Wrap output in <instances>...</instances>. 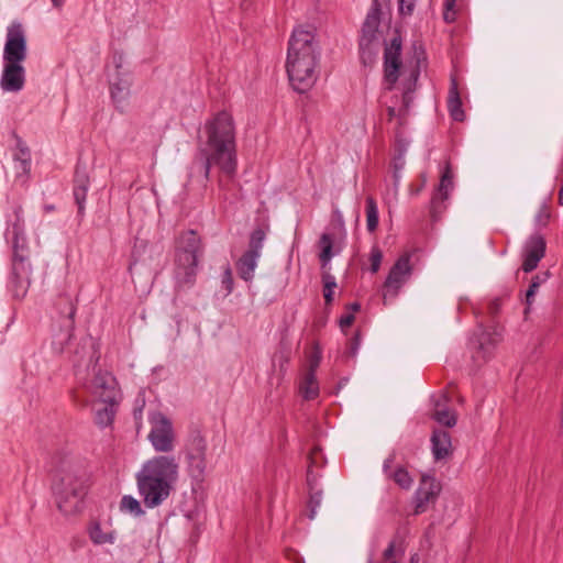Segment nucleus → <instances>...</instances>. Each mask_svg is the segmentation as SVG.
<instances>
[{
  "label": "nucleus",
  "mask_w": 563,
  "mask_h": 563,
  "mask_svg": "<svg viewBox=\"0 0 563 563\" xmlns=\"http://www.w3.org/2000/svg\"><path fill=\"white\" fill-rule=\"evenodd\" d=\"M235 135L233 117L227 111H220L205 122L198 148L203 158L205 179H209L212 166L218 167L229 178L236 173Z\"/></svg>",
  "instance_id": "nucleus-1"
},
{
  "label": "nucleus",
  "mask_w": 563,
  "mask_h": 563,
  "mask_svg": "<svg viewBox=\"0 0 563 563\" xmlns=\"http://www.w3.org/2000/svg\"><path fill=\"white\" fill-rule=\"evenodd\" d=\"M319 56L314 29L302 25L296 27L288 42L286 60V71L296 91L303 93L314 85Z\"/></svg>",
  "instance_id": "nucleus-2"
},
{
  "label": "nucleus",
  "mask_w": 563,
  "mask_h": 563,
  "mask_svg": "<svg viewBox=\"0 0 563 563\" xmlns=\"http://www.w3.org/2000/svg\"><path fill=\"white\" fill-rule=\"evenodd\" d=\"M179 477L174 455L161 454L145 461L135 474L139 496L146 508H156L172 495Z\"/></svg>",
  "instance_id": "nucleus-3"
},
{
  "label": "nucleus",
  "mask_w": 563,
  "mask_h": 563,
  "mask_svg": "<svg viewBox=\"0 0 563 563\" xmlns=\"http://www.w3.org/2000/svg\"><path fill=\"white\" fill-rule=\"evenodd\" d=\"M52 490L57 508L66 516L81 511L88 492V475L75 459L63 457L53 476Z\"/></svg>",
  "instance_id": "nucleus-4"
},
{
  "label": "nucleus",
  "mask_w": 563,
  "mask_h": 563,
  "mask_svg": "<svg viewBox=\"0 0 563 563\" xmlns=\"http://www.w3.org/2000/svg\"><path fill=\"white\" fill-rule=\"evenodd\" d=\"M12 242V269L9 287L16 299L23 298L30 286L32 273L30 256L31 250L25 234L24 221L16 216V220L9 230Z\"/></svg>",
  "instance_id": "nucleus-5"
},
{
  "label": "nucleus",
  "mask_w": 563,
  "mask_h": 563,
  "mask_svg": "<svg viewBox=\"0 0 563 563\" xmlns=\"http://www.w3.org/2000/svg\"><path fill=\"white\" fill-rule=\"evenodd\" d=\"M203 254L200 236L194 230L183 232L177 239L175 255V287L177 290L194 286L199 258Z\"/></svg>",
  "instance_id": "nucleus-6"
},
{
  "label": "nucleus",
  "mask_w": 563,
  "mask_h": 563,
  "mask_svg": "<svg viewBox=\"0 0 563 563\" xmlns=\"http://www.w3.org/2000/svg\"><path fill=\"white\" fill-rule=\"evenodd\" d=\"M207 441L198 431L192 432L184 445L187 473L197 484H201L207 475Z\"/></svg>",
  "instance_id": "nucleus-7"
},
{
  "label": "nucleus",
  "mask_w": 563,
  "mask_h": 563,
  "mask_svg": "<svg viewBox=\"0 0 563 563\" xmlns=\"http://www.w3.org/2000/svg\"><path fill=\"white\" fill-rule=\"evenodd\" d=\"M151 430L147 439L153 449L159 453H170L175 449L176 434L172 421L162 412L154 411L148 416Z\"/></svg>",
  "instance_id": "nucleus-8"
},
{
  "label": "nucleus",
  "mask_w": 563,
  "mask_h": 563,
  "mask_svg": "<svg viewBox=\"0 0 563 563\" xmlns=\"http://www.w3.org/2000/svg\"><path fill=\"white\" fill-rule=\"evenodd\" d=\"M266 233L262 228L253 230L250 236L249 249L236 262L239 276L245 282H252L257 261L261 257Z\"/></svg>",
  "instance_id": "nucleus-9"
},
{
  "label": "nucleus",
  "mask_w": 563,
  "mask_h": 563,
  "mask_svg": "<svg viewBox=\"0 0 563 563\" xmlns=\"http://www.w3.org/2000/svg\"><path fill=\"white\" fill-rule=\"evenodd\" d=\"M411 254L405 253L398 257L391 266L388 276L384 283L383 299L384 303L388 299H395L400 288L408 282L412 274V266L410 264Z\"/></svg>",
  "instance_id": "nucleus-10"
},
{
  "label": "nucleus",
  "mask_w": 563,
  "mask_h": 563,
  "mask_svg": "<svg viewBox=\"0 0 563 563\" xmlns=\"http://www.w3.org/2000/svg\"><path fill=\"white\" fill-rule=\"evenodd\" d=\"M380 18L368 12L360 36V54L364 64L372 63L378 49Z\"/></svg>",
  "instance_id": "nucleus-11"
},
{
  "label": "nucleus",
  "mask_w": 563,
  "mask_h": 563,
  "mask_svg": "<svg viewBox=\"0 0 563 563\" xmlns=\"http://www.w3.org/2000/svg\"><path fill=\"white\" fill-rule=\"evenodd\" d=\"M5 63L21 64L26 58V36L21 23H12L7 31L3 49Z\"/></svg>",
  "instance_id": "nucleus-12"
},
{
  "label": "nucleus",
  "mask_w": 563,
  "mask_h": 563,
  "mask_svg": "<svg viewBox=\"0 0 563 563\" xmlns=\"http://www.w3.org/2000/svg\"><path fill=\"white\" fill-rule=\"evenodd\" d=\"M85 388L92 397L93 402L117 401V380L108 372L96 373Z\"/></svg>",
  "instance_id": "nucleus-13"
},
{
  "label": "nucleus",
  "mask_w": 563,
  "mask_h": 563,
  "mask_svg": "<svg viewBox=\"0 0 563 563\" xmlns=\"http://www.w3.org/2000/svg\"><path fill=\"white\" fill-rule=\"evenodd\" d=\"M400 54L401 40L396 36L386 45L384 52V80L387 84V90H393L398 80L401 67Z\"/></svg>",
  "instance_id": "nucleus-14"
},
{
  "label": "nucleus",
  "mask_w": 563,
  "mask_h": 563,
  "mask_svg": "<svg viewBox=\"0 0 563 563\" xmlns=\"http://www.w3.org/2000/svg\"><path fill=\"white\" fill-rule=\"evenodd\" d=\"M113 63L115 66V74L110 79V91L111 98L115 103L117 108L122 109L130 96L131 77L128 73L121 71L123 64V56H113Z\"/></svg>",
  "instance_id": "nucleus-15"
},
{
  "label": "nucleus",
  "mask_w": 563,
  "mask_h": 563,
  "mask_svg": "<svg viewBox=\"0 0 563 563\" xmlns=\"http://www.w3.org/2000/svg\"><path fill=\"white\" fill-rule=\"evenodd\" d=\"M419 77V70L415 69L411 71L408 82L404 88L402 96L400 98V106L397 107L398 97L396 96V101L387 107L388 119H397L399 124H402L406 121V118L409 113V109L412 104L413 97L412 93L416 88V84Z\"/></svg>",
  "instance_id": "nucleus-16"
},
{
  "label": "nucleus",
  "mask_w": 563,
  "mask_h": 563,
  "mask_svg": "<svg viewBox=\"0 0 563 563\" xmlns=\"http://www.w3.org/2000/svg\"><path fill=\"white\" fill-rule=\"evenodd\" d=\"M453 189V175L450 166L446 165L442 173L440 184L437 191L432 196L430 205V213L434 221L439 220L446 209L445 201L449 199L450 192Z\"/></svg>",
  "instance_id": "nucleus-17"
},
{
  "label": "nucleus",
  "mask_w": 563,
  "mask_h": 563,
  "mask_svg": "<svg viewBox=\"0 0 563 563\" xmlns=\"http://www.w3.org/2000/svg\"><path fill=\"white\" fill-rule=\"evenodd\" d=\"M441 490L437 479L429 475H422L418 489L415 493V515L426 511L430 503H434Z\"/></svg>",
  "instance_id": "nucleus-18"
},
{
  "label": "nucleus",
  "mask_w": 563,
  "mask_h": 563,
  "mask_svg": "<svg viewBox=\"0 0 563 563\" xmlns=\"http://www.w3.org/2000/svg\"><path fill=\"white\" fill-rule=\"evenodd\" d=\"M545 240L540 234H532L523 246L522 252V269L526 273H530L538 267L539 262L544 257L545 254Z\"/></svg>",
  "instance_id": "nucleus-19"
},
{
  "label": "nucleus",
  "mask_w": 563,
  "mask_h": 563,
  "mask_svg": "<svg viewBox=\"0 0 563 563\" xmlns=\"http://www.w3.org/2000/svg\"><path fill=\"white\" fill-rule=\"evenodd\" d=\"M59 313L63 318L62 320V330L59 334V345L60 349L69 342L73 336V332L75 329V313L76 306L73 302L71 298L68 296L60 297L58 302Z\"/></svg>",
  "instance_id": "nucleus-20"
},
{
  "label": "nucleus",
  "mask_w": 563,
  "mask_h": 563,
  "mask_svg": "<svg viewBox=\"0 0 563 563\" xmlns=\"http://www.w3.org/2000/svg\"><path fill=\"white\" fill-rule=\"evenodd\" d=\"M501 340V330L497 327L489 329H481V333L476 336L477 351L474 354L476 361L486 362L493 354L494 347Z\"/></svg>",
  "instance_id": "nucleus-21"
},
{
  "label": "nucleus",
  "mask_w": 563,
  "mask_h": 563,
  "mask_svg": "<svg viewBox=\"0 0 563 563\" xmlns=\"http://www.w3.org/2000/svg\"><path fill=\"white\" fill-rule=\"evenodd\" d=\"M25 82L24 68L21 64L5 63L1 87L4 91L18 92L23 89Z\"/></svg>",
  "instance_id": "nucleus-22"
},
{
  "label": "nucleus",
  "mask_w": 563,
  "mask_h": 563,
  "mask_svg": "<svg viewBox=\"0 0 563 563\" xmlns=\"http://www.w3.org/2000/svg\"><path fill=\"white\" fill-rule=\"evenodd\" d=\"M89 176L86 173V169L82 168L79 164L76 167L75 178H74V198L78 206V213L82 214L85 210L86 197L89 188Z\"/></svg>",
  "instance_id": "nucleus-23"
},
{
  "label": "nucleus",
  "mask_w": 563,
  "mask_h": 563,
  "mask_svg": "<svg viewBox=\"0 0 563 563\" xmlns=\"http://www.w3.org/2000/svg\"><path fill=\"white\" fill-rule=\"evenodd\" d=\"M13 161L16 178H22L24 180L31 170V152L21 139H18L16 141Z\"/></svg>",
  "instance_id": "nucleus-24"
},
{
  "label": "nucleus",
  "mask_w": 563,
  "mask_h": 563,
  "mask_svg": "<svg viewBox=\"0 0 563 563\" xmlns=\"http://www.w3.org/2000/svg\"><path fill=\"white\" fill-rule=\"evenodd\" d=\"M431 449L435 461L448 457L452 453L450 433L442 429H435L431 437Z\"/></svg>",
  "instance_id": "nucleus-25"
},
{
  "label": "nucleus",
  "mask_w": 563,
  "mask_h": 563,
  "mask_svg": "<svg viewBox=\"0 0 563 563\" xmlns=\"http://www.w3.org/2000/svg\"><path fill=\"white\" fill-rule=\"evenodd\" d=\"M395 461V455L388 456L383 464V471L388 478H391L399 487L404 489H409L413 483L412 477L408 473V471L401 466L397 467L395 471L391 470L393 463Z\"/></svg>",
  "instance_id": "nucleus-26"
},
{
  "label": "nucleus",
  "mask_w": 563,
  "mask_h": 563,
  "mask_svg": "<svg viewBox=\"0 0 563 563\" xmlns=\"http://www.w3.org/2000/svg\"><path fill=\"white\" fill-rule=\"evenodd\" d=\"M318 365L319 360L311 363L309 371L305 374L299 386L300 394L307 400H312L319 395V385L314 373Z\"/></svg>",
  "instance_id": "nucleus-27"
},
{
  "label": "nucleus",
  "mask_w": 563,
  "mask_h": 563,
  "mask_svg": "<svg viewBox=\"0 0 563 563\" xmlns=\"http://www.w3.org/2000/svg\"><path fill=\"white\" fill-rule=\"evenodd\" d=\"M162 252H155L153 247H148L147 243H141L135 245L133 251V261L129 266V271L132 272V267L136 264H147L148 266L155 264L158 265V258Z\"/></svg>",
  "instance_id": "nucleus-28"
},
{
  "label": "nucleus",
  "mask_w": 563,
  "mask_h": 563,
  "mask_svg": "<svg viewBox=\"0 0 563 563\" xmlns=\"http://www.w3.org/2000/svg\"><path fill=\"white\" fill-rule=\"evenodd\" d=\"M448 397L441 395L434 404L433 419L440 424L452 428L456 424V413L446 406Z\"/></svg>",
  "instance_id": "nucleus-29"
},
{
  "label": "nucleus",
  "mask_w": 563,
  "mask_h": 563,
  "mask_svg": "<svg viewBox=\"0 0 563 563\" xmlns=\"http://www.w3.org/2000/svg\"><path fill=\"white\" fill-rule=\"evenodd\" d=\"M317 453V449L311 453L310 455V465L307 471V483L310 489V499H309V507H310V514L309 518L313 519L317 512V508L321 504V492L316 490L314 487L317 485V475L312 471V464L314 463V455Z\"/></svg>",
  "instance_id": "nucleus-30"
},
{
  "label": "nucleus",
  "mask_w": 563,
  "mask_h": 563,
  "mask_svg": "<svg viewBox=\"0 0 563 563\" xmlns=\"http://www.w3.org/2000/svg\"><path fill=\"white\" fill-rule=\"evenodd\" d=\"M448 109L450 115L454 121L462 122L465 119V113L462 109V100L459 92V87L455 78L451 79L448 97Z\"/></svg>",
  "instance_id": "nucleus-31"
},
{
  "label": "nucleus",
  "mask_w": 563,
  "mask_h": 563,
  "mask_svg": "<svg viewBox=\"0 0 563 563\" xmlns=\"http://www.w3.org/2000/svg\"><path fill=\"white\" fill-rule=\"evenodd\" d=\"M117 401L95 402V421L100 427H108L112 423L115 415Z\"/></svg>",
  "instance_id": "nucleus-32"
},
{
  "label": "nucleus",
  "mask_w": 563,
  "mask_h": 563,
  "mask_svg": "<svg viewBox=\"0 0 563 563\" xmlns=\"http://www.w3.org/2000/svg\"><path fill=\"white\" fill-rule=\"evenodd\" d=\"M89 538L92 543L97 545L101 544H113L115 541V533L114 531H103L101 528V525L99 522H93L90 525L89 530Z\"/></svg>",
  "instance_id": "nucleus-33"
},
{
  "label": "nucleus",
  "mask_w": 563,
  "mask_h": 563,
  "mask_svg": "<svg viewBox=\"0 0 563 563\" xmlns=\"http://www.w3.org/2000/svg\"><path fill=\"white\" fill-rule=\"evenodd\" d=\"M378 227V207L373 197L366 198V228L374 232Z\"/></svg>",
  "instance_id": "nucleus-34"
},
{
  "label": "nucleus",
  "mask_w": 563,
  "mask_h": 563,
  "mask_svg": "<svg viewBox=\"0 0 563 563\" xmlns=\"http://www.w3.org/2000/svg\"><path fill=\"white\" fill-rule=\"evenodd\" d=\"M120 510L131 514L135 517H141L145 514L141 503L131 495H124L120 501Z\"/></svg>",
  "instance_id": "nucleus-35"
},
{
  "label": "nucleus",
  "mask_w": 563,
  "mask_h": 563,
  "mask_svg": "<svg viewBox=\"0 0 563 563\" xmlns=\"http://www.w3.org/2000/svg\"><path fill=\"white\" fill-rule=\"evenodd\" d=\"M319 245L321 249V252L319 255L320 262H321L322 266H325L331 261V258L333 256V253H332L333 240H332L331 235L328 233H323L320 236Z\"/></svg>",
  "instance_id": "nucleus-36"
},
{
  "label": "nucleus",
  "mask_w": 563,
  "mask_h": 563,
  "mask_svg": "<svg viewBox=\"0 0 563 563\" xmlns=\"http://www.w3.org/2000/svg\"><path fill=\"white\" fill-rule=\"evenodd\" d=\"M220 174H221V176L219 177V180H218L219 190L221 191L223 199L229 200L232 196H234V194L232 191L235 186L234 178H235L236 173L232 176V178H229L221 170H220Z\"/></svg>",
  "instance_id": "nucleus-37"
},
{
  "label": "nucleus",
  "mask_w": 563,
  "mask_h": 563,
  "mask_svg": "<svg viewBox=\"0 0 563 563\" xmlns=\"http://www.w3.org/2000/svg\"><path fill=\"white\" fill-rule=\"evenodd\" d=\"M549 278V273L544 272L541 274L536 275L526 292V302L528 306H530L533 301L534 295L537 294L539 287Z\"/></svg>",
  "instance_id": "nucleus-38"
},
{
  "label": "nucleus",
  "mask_w": 563,
  "mask_h": 563,
  "mask_svg": "<svg viewBox=\"0 0 563 563\" xmlns=\"http://www.w3.org/2000/svg\"><path fill=\"white\" fill-rule=\"evenodd\" d=\"M336 287L335 278L332 275L323 276V297L325 303L330 305L333 300L334 288Z\"/></svg>",
  "instance_id": "nucleus-39"
},
{
  "label": "nucleus",
  "mask_w": 563,
  "mask_h": 563,
  "mask_svg": "<svg viewBox=\"0 0 563 563\" xmlns=\"http://www.w3.org/2000/svg\"><path fill=\"white\" fill-rule=\"evenodd\" d=\"M221 284L222 287L225 289V295H230L233 290L234 282L232 276V269L229 264H225V266L223 267Z\"/></svg>",
  "instance_id": "nucleus-40"
},
{
  "label": "nucleus",
  "mask_w": 563,
  "mask_h": 563,
  "mask_svg": "<svg viewBox=\"0 0 563 563\" xmlns=\"http://www.w3.org/2000/svg\"><path fill=\"white\" fill-rule=\"evenodd\" d=\"M382 260H383L382 251L377 246L372 247L371 257H369L372 273L378 272L380 264H382Z\"/></svg>",
  "instance_id": "nucleus-41"
},
{
  "label": "nucleus",
  "mask_w": 563,
  "mask_h": 563,
  "mask_svg": "<svg viewBox=\"0 0 563 563\" xmlns=\"http://www.w3.org/2000/svg\"><path fill=\"white\" fill-rule=\"evenodd\" d=\"M551 217L550 209L547 205H542L536 216V223L539 227H545Z\"/></svg>",
  "instance_id": "nucleus-42"
},
{
  "label": "nucleus",
  "mask_w": 563,
  "mask_h": 563,
  "mask_svg": "<svg viewBox=\"0 0 563 563\" xmlns=\"http://www.w3.org/2000/svg\"><path fill=\"white\" fill-rule=\"evenodd\" d=\"M455 0H444V13L443 19L448 23H452L455 21V11H454Z\"/></svg>",
  "instance_id": "nucleus-43"
},
{
  "label": "nucleus",
  "mask_w": 563,
  "mask_h": 563,
  "mask_svg": "<svg viewBox=\"0 0 563 563\" xmlns=\"http://www.w3.org/2000/svg\"><path fill=\"white\" fill-rule=\"evenodd\" d=\"M360 345H361V338H360V334L356 332L349 341V344H347V354L349 356L351 357H355L356 354H357V351L360 349Z\"/></svg>",
  "instance_id": "nucleus-44"
},
{
  "label": "nucleus",
  "mask_w": 563,
  "mask_h": 563,
  "mask_svg": "<svg viewBox=\"0 0 563 563\" xmlns=\"http://www.w3.org/2000/svg\"><path fill=\"white\" fill-rule=\"evenodd\" d=\"M416 0H399V11L401 14L410 15L415 9Z\"/></svg>",
  "instance_id": "nucleus-45"
},
{
  "label": "nucleus",
  "mask_w": 563,
  "mask_h": 563,
  "mask_svg": "<svg viewBox=\"0 0 563 563\" xmlns=\"http://www.w3.org/2000/svg\"><path fill=\"white\" fill-rule=\"evenodd\" d=\"M387 1L388 0H373L372 7L368 12H374V13H376V16L380 18L382 9L387 3Z\"/></svg>",
  "instance_id": "nucleus-46"
},
{
  "label": "nucleus",
  "mask_w": 563,
  "mask_h": 563,
  "mask_svg": "<svg viewBox=\"0 0 563 563\" xmlns=\"http://www.w3.org/2000/svg\"><path fill=\"white\" fill-rule=\"evenodd\" d=\"M354 322V314L347 313L341 317L340 319V327L342 330L350 327Z\"/></svg>",
  "instance_id": "nucleus-47"
},
{
  "label": "nucleus",
  "mask_w": 563,
  "mask_h": 563,
  "mask_svg": "<svg viewBox=\"0 0 563 563\" xmlns=\"http://www.w3.org/2000/svg\"><path fill=\"white\" fill-rule=\"evenodd\" d=\"M332 220L340 227V229L344 230V219H343L342 213L339 210L333 211Z\"/></svg>",
  "instance_id": "nucleus-48"
},
{
  "label": "nucleus",
  "mask_w": 563,
  "mask_h": 563,
  "mask_svg": "<svg viewBox=\"0 0 563 563\" xmlns=\"http://www.w3.org/2000/svg\"><path fill=\"white\" fill-rule=\"evenodd\" d=\"M394 552H395V544L391 542L387 549L384 551V558L386 560H389L394 556Z\"/></svg>",
  "instance_id": "nucleus-49"
},
{
  "label": "nucleus",
  "mask_w": 563,
  "mask_h": 563,
  "mask_svg": "<svg viewBox=\"0 0 563 563\" xmlns=\"http://www.w3.org/2000/svg\"><path fill=\"white\" fill-rule=\"evenodd\" d=\"M51 1H52L53 5L57 9H60L65 3V0H51Z\"/></svg>",
  "instance_id": "nucleus-50"
},
{
  "label": "nucleus",
  "mask_w": 563,
  "mask_h": 563,
  "mask_svg": "<svg viewBox=\"0 0 563 563\" xmlns=\"http://www.w3.org/2000/svg\"><path fill=\"white\" fill-rule=\"evenodd\" d=\"M350 308H351L353 311H358V310H360V308H361V306H360V303H357V302H353V303H351V305H350Z\"/></svg>",
  "instance_id": "nucleus-51"
},
{
  "label": "nucleus",
  "mask_w": 563,
  "mask_h": 563,
  "mask_svg": "<svg viewBox=\"0 0 563 563\" xmlns=\"http://www.w3.org/2000/svg\"><path fill=\"white\" fill-rule=\"evenodd\" d=\"M495 310H497V302H494L493 307H492V311H495Z\"/></svg>",
  "instance_id": "nucleus-52"
}]
</instances>
